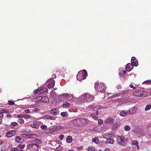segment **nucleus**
<instances>
[{"instance_id": "64", "label": "nucleus", "mask_w": 151, "mask_h": 151, "mask_svg": "<svg viewBox=\"0 0 151 151\" xmlns=\"http://www.w3.org/2000/svg\"><path fill=\"white\" fill-rule=\"evenodd\" d=\"M93 110L94 111H96V110H97L96 109V108L95 107L93 108Z\"/></svg>"}, {"instance_id": "26", "label": "nucleus", "mask_w": 151, "mask_h": 151, "mask_svg": "<svg viewBox=\"0 0 151 151\" xmlns=\"http://www.w3.org/2000/svg\"><path fill=\"white\" fill-rule=\"evenodd\" d=\"M131 144L133 145H134L136 146L138 148H139L138 142L136 140H132L131 142Z\"/></svg>"}, {"instance_id": "2", "label": "nucleus", "mask_w": 151, "mask_h": 151, "mask_svg": "<svg viewBox=\"0 0 151 151\" xmlns=\"http://www.w3.org/2000/svg\"><path fill=\"white\" fill-rule=\"evenodd\" d=\"M81 100H83V102L87 101L88 99H89L90 101H92L94 99L93 96L88 93L84 94L81 96Z\"/></svg>"}, {"instance_id": "41", "label": "nucleus", "mask_w": 151, "mask_h": 151, "mask_svg": "<svg viewBox=\"0 0 151 151\" xmlns=\"http://www.w3.org/2000/svg\"><path fill=\"white\" fill-rule=\"evenodd\" d=\"M18 125V123L15 122H12L11 123V125L14 126H17Z\"/></svg>"}, {"instance_id": "25", "label": "nucleus", "mask_w": 151, "mask_h": 151, "mask_svg": "<svg viewBox=\"0 0 151 151\" xmlns=\"http://www.w3.org/2000/svg\"><path fill=\"white\" fill-rule=\"evenodd\" d=\"M22 138H20L18 136H17L15 139V141L18 143H21L22 142Z\"/></svg>"}, {"instance_id": "39", "label": "nucleus", "mask_w": 151, "mask_h": 151, "mask_svg": "<svg viewBox=\"0 0 151 151\" xmlns=\"http://www.w3.org/2000/svg\"><path fill=\"white\" fill-rule=\"evenodd\" d=\"M35 142L38 144H41L42 143L40 139H35Z\"/></svg>"}, {"instance_id": "36", "label": "nucleus", "mask_w": 151, "mask_h": 151, "mask_svg": "<svg viewBox=\"0 0 151 151\" xmlns=\"http://www.w3.org/2000/svg\"><path fill=\"white\" fill-rule=\"evenodd\" d=\"M124 129L127 131H128L130 129V127L128 125H126L124 127Z\"/></svg>"}, {"instance_id": "47", "label": "nucleus", "mask_w": 151, "mask_h": 151, "mask_svg": "<svg viewBox=\"0 0 151 151\" xmlns=\"http://www.w3.org/2000/svg\"><path fill=\"white\" fill-rule=\"evenodd\" d=\"M64 137V135H60L59 136V138L61 140H62Z\"/></svg>"}, {"instance_id": "42", "label": "nucleus", "mask_w": 151, "mask_h": 151, "mask_svg": "<svg viewBox=\"0 0 151 151\" xmlns=\"http://www.w3.org/2000/svg\"><path fill=\"white\" fill-rule=\"evenodd\" d=\"M40 128L42 129H45L47 128V127L46 125H43L41 126Z\"/></svg>"}, {"instance_id": "53", "label": "nucleus", "mask_w": 151, "mask_h": 151, "mask_svg": "<svg viewBox=\"0 0 151 151\" xmlns=\"http://www.w3.org/2000/svg\"><path fill=\"white\" fill-rule=\"evenodd\" d=\"M25 112L27 113H30V111L28 109H27L25 110Z\"/></svg>"}, {"instance_id": "56", "label": "nucleus", "mask_w": 151, "mask_h": 151, "mask_svg": "<svg viewBox=\"0 0 151 151\" xmlns=\"http://www.w3.org/2000/svg\"><path fill=\"white\" fill-rule=\"evenodd\" d=\"M129 87L131 88H133V89H135V87H134L132 85V84H130V85H129Z\"/></svg>"}, {"instance_id": "63", "label": "nucleus", "mask_w": 151, "mask_h": 151, "mask_svg": "<svg viewBox=\"0 0 151 151\" xmlns=\"http://www.w3.org/2000/svg\"><path fill=\"white\" fill-rule=\"evenodd\" d=\"M18 151H24L22 149H18Z\"/></svg>"}, {"instance_id": "9", "label": "nucleus", "mask_w": 151, "mask_h": 151, "mask_svg": "<svg viewBox=\"0 0 151 151\" xmlns=\"http://www.w3.org/2000/svg\"><path fill=\"white\" fill-rule=\"evenodd\" d=\"M47 91V89L43 87L41 88H39L38 89L35 90L34 91L35 93H41Z\"/></svg>"}, {"instance_id": "15", "label": "nucleus", "mask_w": 151, "mask_h": 151, "mask_svg": "<svg viewBox=\"0 0 151 151\" xmlns=\"http://www.w3.org/2000/svg\"><path fill=\"white\" fill-rule=\"evenodd\" d=\"M114 119L113 118L110 117L108 118L106 120L104 121V122H106L107 124H112L114 122Z\"/></svg>"}, {"instance_id": "55", "label": "nucleus", "mask_w": 151, "mask_h": 151, "mask_svg": "<svg viewBox=\"0 0 151 151\" xmlns=\"http://www.w3.org/2000/svg\"><path fill=\"white\" fill-rule=\"evenodd\" d=\"M3 114L2 112H0V118H3Z\"/></svg>"}, {"instance_id": "33", "label": "nucleus", "mask_w": 151, "mask_h": 151, "mask_svg": "<svg viewBox=\"0 0 151 151\" xmlns=\"http://www.w3.org/2000/svg\"><path fill=\"white\" fill-rule=\"evenodd\" d=\"M151 108V105L150 104L146 106L145 108V110L147 111L150 109Z\"/></svg>"}, {"instance_id": "18", "label": "nucleus", "mask_w": 151, "mask_h": 151, "mask_svg": "<svg viewBox=\"0 0 151 151\" xmlns=\"http://www.w3.org/2000/svg\"><path fill=\"white\" fill-rule=\"evenodd\" d=\"M80 120V125H85L87 122V119L84 118H79Z\"/></svg>"}, {"instance_id": "48", "label": "nucleus", "mask_w": 151, "mask_h": 151, "mask_svg": "<svg viewBox=\"0 0 151 151\" xmlns=\"http://www.w3.org/2000/svg\"><path fill=\"white\" fill-rule=\"evenodd\" d=\"M56 150L57 151H61L62 150V148L61 146H60L58 147H57L56 148Z\"/></svg>"}, {"instance_id": "35", "label": "nucleus", "mask_w": 151, "mask_h": 151, "mask_svg": "<svg viewBox=\"0 0 151 151\" xmlns=\"http://www.w3.org/2000/svg\"><path fill=\"white\" fill-rule=\"evenodd\" d=\"M17 122L18 123L22 124L24 123V121L22 119H19L17 120Z\"/></svg>"}, {"instance_id": "5", "label": "nucleus", "mask_w": 151, "mask_h": 151, "mask_svg": "<svg viewBox=\"0 0 151 151\" xmlns=\"http://www.w3.org/2000/svg\"><path fill=\"white\" fill-rule=\"evenodd\" d=\"M145 92L140 91H136L133 92V94L134 96L141 97L145 96Z\"/></svg>"}, {"instance_id": "60", "label": "nucleus", "mask_w": 151, "mask_h": 151, "mask_svg": "<svg viewBox=\"0 0 151 151\" xmlns=\"http://www.w3.org/2000/svg\"><path fill=\"white\" fill-rule=\"evenodd\" d=\"M39 109L37 108H36L35 109V110H34V111H39Z\"/></svg>"}, {"instance_id": "40", "label": "nucleus", "mask_w": 151, "mask_h": 151, "mask_svg": "<svg viewBox=\"0 0 151 151\" xmlns=\"http://www.w3.org/2000/svg\"><path fill=\"white\" fill-rule=\"evenodd\" d=\"M18 148H19V149H22L24 148V147L25 145L20 144L18 145Z\"/></svg>"}, {"instance_id": "58", "label": "nucleus", "mask_w": 151, "mask_h": 151, "mask_svg": "<svg viewBox=\"0 0 151 151\" xmlns=\"http://www.w3.org/2000/svg\"><path fill=\"white\" fill-rule=\"evenodd\" d=\"M110 149L109 148H107L105 149V151H109Z\"/></svg>"}, {"instance_id": "12", "label": "nucleus", "mask_w": 151, "mask_h": 151, "mask_svg": "<svg viewBox=\"0 0 151 151\" xmlns=\"http://www.w3.org/2000/svg\"><path fill=\"white\" fill-rule=\"evenodd\" d=\"M40 123L39 122L35 121L32 123L30 124L31 127L33 128L38 129L39 128V124Z\"/></svg>"}, {"instance_id": "17", "label": "nucleus", "mask_w": 151, "mask_h": 151, "mask_svg": "<svg viewBox=\"0 0 151 151\" xmlns=\"http://www.w3.org/2000/svg\"><path fill=\"white\" fill-rule=\"evenodd\" d=\"M44 119H50V120H54L56 119V117L55 116H50L48 115H46L43 116Z\"/></svg>"}, {"instance_id": "57", "label": "nucleus", "mask_w": 151, "mask_h": 151, "mask_svg": "<svg viewBox=\"0 0 151 151\" xmlns=\"http://www.w3.org/2000/svg\"><path fill=\"white\" fill-rule=\"evenodd\" d=\"M6 116L7 117L9 118V117H11L12 116V115L11 114H8Z\"/></svg>"}, {"instance_id": "28", "label": "nucleus", "mask_w": 151, "mask_h": 151, "mask_svg": "<svg viewBox=\"0 0 151 151\" xmlns=\"http://www.w3.org/2000/svg\"><path fill=\"white\" fill-rule=\"evenodd\" d=\"M111 137V134L109 133H106L104 134L103 137L104 138L107 139L108 138Z\"/></svg>"}, {"instance_id": "16", "label": "nucleus", "mask_w": 151, "mask_h": 151, "mask_svg": "<svg viewBox=\"0 0 151 151\" xmlns=\"http://www.w3.org/2000/svg\"><path fill=\"white\" fill-rule=\"evenodd\" d=\"M50 113L54 115H56L59 113V110L56 109H53L50 110Z\"/></svg>"}, {"instance_id": "10", "label": "nucleus", "mask_w": 151, "mask_h": 151, "mask_svg": "<svg viewBox=\"0 0 151 151\" xmlns=\"http://www.w3.org/2000/svg\"><path fill=\"white\" fill-rule=\"evenodd\" d=\"M72 121V123L75 127H77L81 125L79 118L75 119Z\"/></svg>"}, {"instance_id": "13", "label": "nucleus", "mask_w": 151, "mask_h": 151, "mask_svg": "<svg viewBox=\"0 0 151 151\" xmlns=\"http://www.w3.org/2000/svg\"><path fill=\"white\" fill-rule=\"evenodd\" d=\"M131 61V64L133 66H137L138 65V60L134 57H133L132 58Z\"/></svg>"}, {"instance_id": "24", "label": "nucleus", "mask_w": 151, "mask_h": 151, "mask_svg": "<svg viewBox=\"0 0 151 151\" xmlns=\"http://www.w3.org/2000/svg\"><path fill=\"white\" fill-rule=\"evenodd\" d=\"M72 137L71 136H69L66 138V142L68 143L71 142L72 141Z\"/></svg>"}, {"instance_id": "54", "label": "nucleus", "mask_w": 151, "mask_h": 151, "mask_svg": "<svg viewBox=\"0 0 151 151\" xmlns=\"http://www.w3.org/2000/svg\"><path fill=\"white\" fill-rule=\"evenodd\" d=\"M2 113H8V110H3V111L2 112Z\"/></svg>"}, {"instance_id": "6", "label": "nucleus", "mask_w": 151, "mask_h": 151, "mask_svg": "<svg viewBox=\"0 0 151 151\" xmlns=\"http://www.w3.org/2000/svg\"><path fill=\"white\" fill-rule=\"evenodd\" d=\"M70 98L71 99H73L74 98V96L73 95L71 94H69L68 93L62 94L60 96L59 100L61 101H63L64 99H60V98Z\"/></svg>"}, {"instance_id": "62", "label": "nucleus", "mask_w": 151, "mask_h": 151, "mask_svg": "<svg viewBox=\"0 0 151 151\" xmlns=\"http://www.w3.org/2000/svg\"><path fill=\"white\" fill-rule=\"evenodd\" d=\"M95 114L96 115H98L99 114L98 111H96L95 113Z\"/></svg>"}, {"instance_id": "20", "label": "nucleus", "mask_w": 151, "mask_h": 151, "mask_svg": "<svg viewBox=\"0 0 151 151\" xmlns=\"http://www.w3.org/2000/svg\"><path fill=\"white\" fill-rule=\"evenodd\" d=\"M41 101L44 102H47L49 101V99L46 96H43L41 97Z\"/></svg>"}, {"instance_id": "30", "label": "nucleus", "mask_w": 151, "mask_h": 151, "mask_svg": "<svg viewBox=\"0 0 151 151\" xmlns=\"http://www.w3.org/2000/svg\"><path fill=\"white\" fill-rule=\"evenodd\" d=\"M68 115V112L66 111L62 112L61 113V115L63 117L67 116Z\"/></svg>"}, {"instance_id": "19", "label": "nucleus", "mask_w": 151, "mask_h": 151, "mask_svg": "<svg viewBox=\"0 0 151 151\" xmlns=\"http://www.w3.org/2000/svg\"><path fill=\"white\" fill-rule=\"evenodd\" d=\"M70 106V104L68 102H66L62 104V107L63 108H69Z\"/></svg>"}, {"instance_id": "43", "label": "nucleus", "mask_w": 151, "mask_h": 151, "mask_svg": "<svg viewBox=\"0 0 151 151\" xmlns=\"http://www.w3.org/2000/svg\"><path fill=\"white\" fill-rule=\"evenodd\" d=\"M95 150L94 148L93 147L90 148L89 147L88 148V151H94Z\"/></svg>"}, {"instance_id": "23", "label": "nucleus", "mask_w": 151, "mask_h": 151, "mask_svg": "<svg viewBox=\"0 0 151 151\" xmlns=\"http://www.w3.org/2000/svg\"><path fill=\"white\" fill-rule=\"evenodd\" d=\"M128 111H122L120 113L121 116H125L127 115Z\"/></svg>"}, {"instance_id": "21", "label": "nucleus", "mask_w": 151, "mask_h": 151, "mask_svg": "<svg viewBox=\"0 0 151 151\" xmlns=\"http://www.w3.org/2000/svg\"><path fill=\"white\" fill-rule=\"evenodd\" d=\"M119 127V124L118 123H114L113 126L112 127V129L115 130L117 129Z\"/></svg>"}, {"instance_id": "29", "label": "nucleus", "mask_w": 151, "mask_h": 151, "mask_svg": "<svg viewBox=\"0 0 151 151\" xmlns=\"http://www.w3.org/2000/svg\"><path fill=\"white\" fill-rule=\"evenodd\" d=\"M126 73V72L122 70H120V71H119V75L121 77H123L124 76Z\"/></svg>"}, {"instance_id": "32", "label": "nucleus", "mask_w": 151, "mask_h": 151, "mask_svg": "<svg viewBox=\"0 0 151 151\" xmlns=\"http://www.w3.org/2000/svg\"><path fill=\"white\" fill-rule=\"evenodd\" d=\"M31 116L30 115L28 114H23V118L26 119H30L31 118Z\"/></svg>"}, {"instance_id": "49", "label": "nucleus", "mask_w": 151, "mask_h": 151, "mask_svg": "<svg viewBox=\"0 0 151 151\" xmlns=\"http://www.w3.org/2000/svg\"><path fill=\"white\" fill-rule=\"evenodd\" d=\"M98 122L99 124L100 125H101L103 122V120L101 119H99Z\"/></svg>"}, {"instance_id": "37", "label": "nucleus", "mask_w": 151, "mask_h": 151, "mask_svg": "<svg viewBox=\"0 0 151 151\" xmlns=\"http://www.w3.org/2000/svg\"><path fill=\"white\" fill-rule=\"evenodd\" d=\"M93 106L91 105H89L87 107H86V108L85 109L86 110V111H89L90 110H89V109L93 107Z\"/></svg>"}, {"instance_id": "11", "label": "nucleus", "mask_w": 151, "mask_h": 151, "mask_svg": "<svg viewBox=\"0 0 151 151\" xmlns=\"http://www.w3.org/2000/svg\"><path fill=\"white\" fill-rule=\"evenodd\" d=\"M16 132L14 130H12L7 132L6 137L7 138L11 137L14 136Z\"/></svg>"}, {"instance_id": "61", "label": "nucleus", "mask_w": 151, "mask_h": 151, "mask_svg": "<svg viewBox=\"0 0 151 151\" xmlns=\"http://www.w3.org/2000/svg\"><path fill=\"white\" fill-rule=\"evenodd\" d=\"M29 138H30V139H32L33 137H32V136H30V135H29L28 136V137Z\"/></svg>"}, {"instance_id": "22", "label": "nucleus", "mask_w": 151, "mask_h": 151, "mask_svg": "<svg viewBox=\"0 0 151 151\" xmlns=\"http://www.w3.org/2000/svg\"><path fill=\"white\" fill-rule=\"evenodd\" d=\"M114 142V139L112 138H108L106 141V142L108 144H113Z\"/></svg>"}, {"instance_id": "14", "label": "nucleus", "mask_w": 151, "mask_h": 151, "mask_svg": "<svg viewBox=\"0 0 151 151\" xmlns=\"http://www.w3.org/2000/svg\"><path fill=\"white\" fill-rule=\"evenodd\" d=\"M133 66L131 63H128L126 66V69L127 71H129L132 69Z\"/></svg>"}, {"instance_id": "3", "label": "nucleus", "mask_w": 151, "mask_h": 151, "mask_svg": "<svg viewBox=\"0 0 151 151\" xmlns=\"http://www.w3.org/2000/svg\"><path fill=\"white\" fill-rule=\"evenodd\" d=\"M105 84L102 83H96L95 88L96 90L101 92L105 89Z\"/></svg>"}, {"instance_id": "34", "label": "nucleus", "mask_w": 151, "mask_h": 151, "mask_svg": "<svg viewBox=\"0 0 151 151\" xmlns=\"http://www.w3.org/2000/svg\"><path fill=\"white\" fill-rule=\"evenodd\" d=\"M90 116L96 120H97L98 119V117L95 115L93 113L91 114H90Z\"/></svg>"}, {"instance_id": "51", "label": "nucleus", "mask_w": 151, "mask_h": 151, "mask_svg": "<svg viewBox=\"0 0 151 151\" xmlns=\"http://www.w3.org/2000/svg\"><path fill=\"white\" fill-rule=\"evenodd\" d=\"M144 83L146 84H149L150 83H151V81L150 80H148L144 82Z\"/></svg>"}, {"instance_id": "7", "label": "nucleus", "mask_w": 151, "mask_h": 151, "mask_svg": "<svg viewBox=\"0 0 151 151\" xmlns=\"http://www.w3.org/2000/svg\"><path fill=\"white\" fill-rule=\"evenodd\" d=\"M40 147L39 145L36 144H30L27 145V148L29 150H33V149H36L37 150V149Z\"/></svg>"}, {"instance_id": "52", "label": "nucleus", "mask_w": 151, "mask_h": 151, "mask_svg": "<svg viewBox=\"0 0 151 151\" xmlns=\"http://www.w3.org/2000/svg\"><path fill=\"white\" fill-rule=\"evenodd\" d=\"M128 92V90H125L124 91H122V92L123 94L127 93Z\"/></svg>"}, {"instance_id": "27", "label": "nucleus", "mask_w": 151, "mask_h": 151, "mask_svg": "<svg viewBox=\"0 0 151 151\" xmlns=\"http://www.w3.org/2000/svg\"><path fill=\"white\" fill-rule=\"evenodd\" d=\"M136 112V109L135 108L133 107L129 111V113L130 114H134Z\"/></svg>"}, {"instance_id": "1", "label": "nucleus", "mask_w": 151, "mask_h": 151, "mask_svg": "<svg viewBox=\"0 0 151 151\" xmlns=\"http://www.w3.org/2000/svg\"><path fill=\"white\" fill-rule=\"evenodd\" d=\"M87 73L85 70H83V71H79L77 75V78L78 81H81L86 78Z\"/></svg>"}, {"instance_id": "46", "label": "nucleus", "mask_w": 151, "mask_h": 151, "mask_svg": "<svg viewBox=\"0 0 151 151\" xmlns=\"http://www.w3.org/2000/svg\"><path fill=\"white\" fill-rule=\"evenodd\" d=\"M18 149L16 147L13 148L11 149V151H18Z\"/></svg>"}, {"instance_id": "38", "label": "nucleus", "mask_w": 151, "mask_h": 151, "mask_svg": "<svg viewBox=\"0 0 151 151\" xmlns=\"http://www.w3.org/2000/svg\"><path fill=\"white\" fill-rule=\"evenodd\" d=\"M123 94L122 92V91H119L116 94V95H115V96H120L121 95Z\"/></svg>"}, {"instance_id": "8", "label": "nucleus", "mask_w": 151, "mask_h": 151, "mask_svg": "<svg viewBox=\"0 0 151 151\" xmlns=\"http://www.w3.org/2000/svg\"><path fill=\"white\" fill-rule=\"evenodd\" d=\"M55 82V81L52 79H50L49 81L47 82V83H49L47 85V87L50 88H53L54 86Z\"/></svg>"}, {"instance_id": "44", "label": "nucleus", "mask_w": 151, "mask_h": 151, "mask_svg": "<svg viewBox=\"0 0 151 151\" xmlns=\"http://www.w3.org/2000/svg\"><path fill=\"white\" fill-rule=\"evenodd\" d=\"M23 114H20L17 115L16 117L18 118H23Z\"/></svg>"}, {"instance_id": "31", "label": "nucleus", "mask_w": 151, "mask_h": 151, "mask_svg": "<svg viewBox=\"0 0 151 151\" xmlns=\"http://www.w3.org/2000/svg\"><path fill=\"white\" fill-rule=\"evenodd\" d=\"M92 142H94L96 144H97L99 142V139L98 138L95 137L92 139Z\"/></svg>"}, {"instance_id": "45", "label": "nucleus", "mask_w": 151, "mask_h": 151, "mask_svg": "<svg viewBox=\"0 0 151 151\" xmlns=\"http://www.w3.org/2000/svg\"><path fill=\"white\" fill-rule=\"evenodd\" d=\"M8 104L9 105H14L15 103L14 101H12L10 100L8 101Z\"/></svg>"}, {"instance_id": "4", "label": "nucleus", "mask_w": 151, "mask_h": 151, "mask_svg": "<svg viewBox=\"0 0 151 151\" xmlns=\"http://www.w3.org/2000/svg\"><path fill=\"white\" fill-rule=\"evenodd\" d=\"M126 139L123 136H118L116 138V141L120 145H125Z\"/></svg>"}, {"instance_id": "59", "label": "nucleus", "mask_w": 151, "mask_h": 151, "mask_svg": "<svg viewBox=\"0 0 151 151\" xmlns=\"http://www.w3.org/2000/svg\"><path fill=\"white\" fill-rule=\"evenodd\" d=\"M95 107L97 109V110H98V109H100V107H99V106H96Z\"/></svg>"}, {"instance_id": "50", "label": "nucleus", "mask_w": 151, "mask_h": 151, "mask_svg": "<svg viewBox=\"0 0 151 151\" xmlns=\"http://www.w3.org/2000/svg\"><path fill=\"white\" fill-rule=\"evenodd\" d=\"M35 107V105L33 104V105H29L28 106H27V108H32V107Z\"/></svg>"}]
</instances>
